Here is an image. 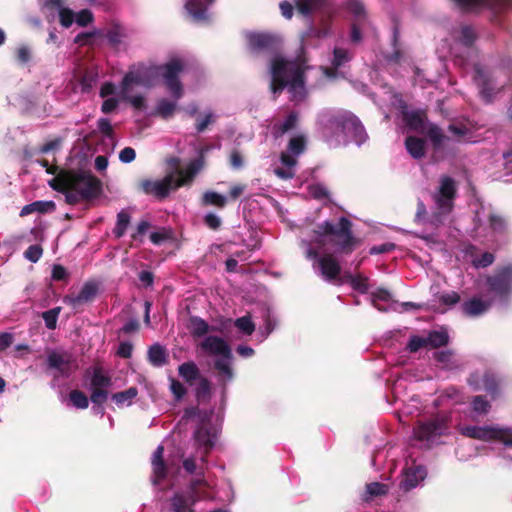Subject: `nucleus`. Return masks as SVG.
Wrapping results in <instances>:
<instances>
[{
  "mask_svg": "<svg viewBox=\"0 0 512 512\" xmlns=\"http://www.w3.org/2000/svg\"><path fill=\"white\" fill-rule=\"evenodd\" d=\"M305 69L300 62L287 61L281 56L273 57L270 65L271 92L277 95L288 87L293 100H303L306 96Z\"/></svg>",
  "mask_w": 512,
  "mask_h": 512,
  "instance_id": "obj_1",
  "label": "nucleus"
},
{
  "mask_svg": "<svg viewBox=\"0 0 512 512\" xmlns=\"http://www.w3.org/2000/svg\"><path fill=\"white\" fill-rule=\"evenodd\" d=\"M315 233L319 236H330V243L336 248V252L350 255L359 245L352 231V222L346 217H340L338 225L330 221H324L317 225Z\"/></svg>",
  "mask_w": 512,
  "mask_h": 512,
  "instance_id": "obj_2",
  "label": "nucleus"
},
{
  "mask_svg": "<svg viewBox=\"0 0 512 512\" xmlns=\"http://www.w3.org/2000/svg\"><path fill=\"white\" fill-rule=\"evenodd\" d=\"M328 124L357 143L366 138V131L360 119L348 110H338L329 116Z\"/></svg>",
  "mask_w": 512,
  "mask_h": 512,
  "instance_id": "obj_3",
  "label": "nucleus"
},
{
  "mask_svg": "<svg viewBox=\"0 0 512 512\" xmlns=\"http://www.w3.org/2000/svg\"><path fill=\"white\" fill-rule=\"evenodd\" d=\"M68 189L75 190L85 200H91L100 195L102 182L90 171L70 170Z\"/></svg>",
  "mask_w": 512,
  "mask_h": 512,
  "instance_id": "obj_4",
  "label": "nucleus"
},
{
  "mask_svg": "<svg viewBox=\"0 0 512 512\" xmlns=\"http://www.w3.org/2000/svg\"><path fill=\"white\" fill-rule=\"evenodd\" d=\"M159 69L165 87L175 100H179L184 94L180 80V74L184 70L183 61L179 58H173L165 64L159 65Z\"/></svg>",
  "mask_w": 512,
  "mask_h": 512,
  "instance_id": "obj_5",
  "label": "nucleus"
},
{
  "mask_svg": "<svg viewBox=\"0 0 512 512\" xmlns=\"http://www.w3.org/2000/svg\"><path fill=\"white\" fill-rule=\"evenodd\" d=\"M185 185V179L176 178L174 173L167 174L161 180L143 179L139 183L140 189L147 195H152L157 199L166 198L171 191H174Z\"/></svg>",
  "mask_w": 512,
  "mask_h": 512,
  "instance_id": "obj_6",
  "label": "nucleus"
},
{
  "mask_svg": "<svg viewBox=\"0 0 512 512\" xmlns=\"http://www.w3.org/2000/svg\"><path fill=\"white\" fill-rule=\"evenodd\" d=\"M485 282L490 293L499 299H507L512 293V263L497 267Z\"/></svg>",
  "mask_w": 512,
  "mask_h": 512,
  "instance_id": "obj_7",
  "label": "nucleus"
},
{
  "mask_svg": "<svg viewBox=\"0 0 512 512\" xmlns=\"http://www.w3.org/2000/svg\"><path fill=\"white\" fill-rule=\"evenodd\" d=\"M159 78V65H141L135 71H129L125 74L121 82V89L126 91L132 84L152 87Z\"/></svg>",
  "mask_w": 512,
  "mask_h": 512,
  "instance_id": "obj_8",
  "label": "nucleus"
},
{
  "mask_svg": "<svg viewBox=\"0 0 512 512\" xmlns=\"http://www.w3.org/2000/svg\"><path fill=\"white\" fill-rule=\"evenodd\" d=\"M457 196L456 181L450 176H442L437 192L433 195L439 214H449L454 206Z\"/></svg>",
  "mask_w": 512,
  "mask_h": 512,
  "instance_id": "obj_9",
  "label": "nucleus"
},
{
  "mask_svg": "<svg viewBox=\"0 0 512 512\" xmlns=\"http://www.w3.org/2000/svg\"><path fill=\"white\" fill-rule=\"evenodd\" d=\"M248 50L252 55L275 54L279 47L278 38L264 32H250L246 35Z\"/></svg>",
  "mask_w": 512,
  "mask_h": 512,
  "instance_id": "obj_10",
  "label": "nucleus"
},
{
  "mask_svg": "<svg viewBox=\"0 0 512 512\" xmlns=\"http://www.w3.org/2000/svg\"><path fill=\"white\" fill-rule=\"evenodd\" d=\"M90 400L95 405H102L108 399V388L112 385V378L105 373L101 366L93 367L91 374Z\"/></svg>",
  "mask_w": 512,
  "mask_h": 512,
  "instance_id": "obj_11",
  "label": "nucleus"
},
{
  "mask_svg": "<svg viewBox=\"0 0 512 512\" xmlns=\"http://www.w3.org/2000/svg\"><path fill=\"white\" fill-rule=\"evenodd\" d=\"M448 429V418L446 416H435L425 422H420L414 428L415 438L423 441L433 437L441 436Z\"/></svg>",
  "mask_w": 512,
  "mask_h": 512,
  "instance_id": "obj_12",
  "label": "nucleus"
},
{
  "mask_svg": "<svg viewBox=\"0 0 512 512\" xmlns=\"http://www.w3.org/2000/svg\"><path fill=\"white\" fill-rule=\"evenodd\" d=\"M474 81L479 88L480 95L486 103H491L497 93L495 79L492 73L480 64L474 66Z\"/></svg>",
  "mask_w": 512,
  "mask_h": 512,
  "instance_id": "obj_13",
  "label": "nucleus"
},
{
  "mask_svg": "<svg viewBox=\"0 0 512 512\" xmlns=\"http://www.w3.org/2000/svg\"><path fill=\"white\" fill-rule=\"evenodd\" d=\"M457 5L466 12L487 8L494 13L512 9V0H455Z\"/></svg>",
  "mask_w": 512,
  "mask_h": 512,
  "instance_id": "obj_14",
  "label": "nucleus"
},
{
  "mask_svg": "<svg viewBox=\"0 0 512 512\" xmlns=\"http://www.w3.org/2000/svg\"><path fill=\"white\" fill-rule=\"evenodd\" d=\"M318 266L323 278L328 281L341 285L340 277L341 266L339 261L332 254H324L318 259Z\"/></svg>",
  "mask_w": 512,
  "mask_h": 512,
  "instance_id": "obj_15",
  "label": "nucleus"
},
{
  "mask_svg": "<svg viewBox=\"0 0 512 512\" xmlns=\"http://www.w3.org/2000/svg\"><path fill=\"white\" fill-rule=\"evenodd\" d=\"M202 351L220 358L233 359L232 349L230 345L219 336H207L200 343Z\"/></svg>",
  "mask_w": 512,
  "mask_h": 512,
  "instance_id": "obj_16",
  "label": "nucleus"
},
{
  "mask_svg": "<svg viewBox=\"0 0 512 512\" xmlns=\"http://www.w3.org/2000/svg\"><path fill=\"white\" fill-rule=\"evenodd\" d=\"M492 304V299L484 300L479 296H474L461 304V311L466 317L476 318L488 312Z\"/></svg>",
  "mask_w": 512,
  "mask_h": 512,
  "instance_id": "obj_17",
  "label": "nucleus"
},
{
  "mask_svg": "<svg viewBox=\"0 0 512 512\" xmlns=\"http://www.w3.org/2000/svg\"><path fill=\"white\" fill-rule=\"evenodd\" d=\"M194 439L196 443L204 448L203 457L207 456L210 450L214 447V435L209 427V422L206 417H203L201 423L198 425L194 432Z\"/></svg>",
  "mask_w": 512,
  "mask_h": 512,
  "instance_id": "obj_18",
  "label": "nucleus"
},
{
  "mask_svg": "<svg viewBox=\"0 0 512 512\" xmlns=\"http://www.w3.org/2000/svg\"><path fill=\"white\" fill-rule=\"evenodd\" d=\"M164 447L159 445L153 452L151 465L153 471L152 482L154 485L160 484L167 476L168 469L164 461Z\"/></svg>",
  "mask_w": 512,
  "mask_h": 512,
  "instance_id": "obj_19",
  "label": "nucleus"
},
{
  "mask_svg": "<svg viewBox=\"0 0 512 512\" xmlns=\"http://www.w3.org/2000/svg\"><path fill=\"white\" fill-rule=\"evenodd\" d=\"M215 0H188L185 9L195 22H206L209 20L208 7Z\"/></svg>",
  "mask_w": 512,
  "mask_h": 512,
  "instance_id": "obj_20",
  "label": "nucleus"
},
{
  "mask_svg": "<svg viewBox=\"0 0 512 512\" xmlns=\"http://www.w3.org/2000/svg\"><path fill=\"white\" fill-rule=\"evenodd\" d=\"M64 5L65 0H44L43 2V7L48 10H58L60 24L65 28H69L74 22L75 14L70 8Z\"/></svg>",
  "mask_w": 512,
  "mask_h": 512,
  "instance_id": "obj_21",
  "label": "nucleus"
},
{
  "mask_svg": "<svg viewBox=\"0 0 512 512\" xmlns=\"http://www.w3.org/2000/svg\"><path fill=\"white\" fill-rule=\"evenodd\" d=\"M98 292V286L94 282H86L75 296H67L65 301L73 307L92 302Z\"/></svg>",
  "mask_w": 512,
  "mask_h": 512,
  "instance_id": "obj_22",
  "label": "nucleus"
},
{
  "mask_svg": "<svg viewBox=\"0 0 512 512\" xmlns=\"http://www.w3.org/2000/svg\"><path fill=\"white\" fill-rule=\"evenodd\" d=\"M425 477V469L422 466H415L405 470L403 479L400 482V488L408 492L415 488L420 480Z\"/></svg>",
  "mask_w": 512,
  "mask_h": 512,
  "instance_id": "obj_23",
  "label": "nucleus"
},
{
  "mask_svg": "<svg viewBox=\"0 0 512 512\" xmlns=\"http://www.w3.org/2000/svg\"><path fill=\"white\" fill-rule=\"evenodd\" d=\"M73 362L71 354L51 352L47 356V364L49 368L58 370L61 374H69L70 366Z\"/></svg>",
  "mask_w": 512,
  "mask_h": 512,
  "instance_id": "obj_24",
  "label": "nucleus"
},
{
  "mask_svg": "<svg viewBox=\"0 0 512 512\" xmlns=\"http://www.w3.org/2000/svg\"><path fill=\"white\" fill-rule=\"evenodd\" d=\"M232 359L217 358L214 361V369L217 371L218 381L222 386L234 378V371L231 365Z\"/></svg>",
  "mask_w": 512,
  "mask_h": 512,
  "instance_id": "obj_25",
  "label": "nucleus"
},
{
  "mask_svg": "<svg viewBox=\"0 0 512 512\" xmlns=\"http://www.w3.org/2000/svg\"><path fill=\"white\" fill-rule=\"evenodd\" d=\"M178 374L190 386L202 377L198 366L193 361H187L179 365Z\"/></svg>",
  "mask_w": 512,
  "mask_h": 512,
  "instance_id": "obj_26",
  "label": "nucleus"
},
{
  "mask_svg": "<svg viewBox=\"0 0 512 512\" xmlns=\"http://www.w3.org/2000/svg\"><path fill=\"white\" fill-rule=\"evenodd\" d=\"M433 357L436 363L444 369L456 370L461 366L452 350L437 351Z\"/></svg>",
  "mask_w": 512,
  "mask_h": 512,
  "instance_id": "obj_27",
  "label": "nucleus"
},
{
  "mask_svg": "<svg viewBox=\"0 0 512 512\" xmlns=\"http://www.w3.org/2000/svg\"><path fill=\"white\" fill-rule=\"evenodd\" d=\"M148 360L154 367H162L168 362V353L164 346L156 343L148 349Z\"/></svg>",
  "mask_w": 512,
  "mask_h": 512,
  "instance_id": "obj_28",
  "label": "nucleus"
},
{
  "mask_svg": "<svg viewBox=\"0 0 512 512\" xmlns=\"http://www.w3.org/2000/svg\"><path fill=\"white\" fill-rule=\"evenodd\" d=\"M187 329L194 338L202 337L209 331L214 330V328H211L209 324L199 316L189 317Z\"/></svg>",
  "mask_w": 512,
  "mask_h": 512,
  "instance_id": "obj_29",
  "label": "nucleus"
},
{
  "mask_svg": "<svg viewBox=\"0 0 512 512\" xmlns=\"http://www.w3.org/2000/svg\"><path fill=\"white\" fill-rule=\"evenodd\" d=\"M403 121L405 122L406 126H408L411 130H421L424 126L425 121V113L418 110V111H408L404 110L402 112Z\"/></svg>",
  "mask_w": 512,
  "mask_h": 512,
  "instance_id": "obj_30",
  "label": "nucleus"
},
{
  "mask_svg": "<svg viewBox=\"0 0 512 512\" xmlns=\"http://www.w3.org/2000/svg\"><path fill=\"white\" fill-rule=\"evenodd\" d=\"M298 115L296 112H291L286 117L283 123H276L272 127V134L274 138L278 139L282 137L285 133L294 129L297 125Z\"/></svg>",
  "mask_w": 512,
  "mask_h": 512,
  "instance_id": "obj_31",
  "label": "nucleus"
},
{
  "mask_svg": "<svg viewBox=\"0 0 512 512\" xmlns=\"http://www.w3.org/2000/svg\"><path fill=\"white\" fill-rule=\"evenodd\" d=\"M491 427H479V426H465L462 427L460 430V433L463 436L482 440V441H489L491 440Z\"/></svg>",
  "mask_w": 512,
  "mask_h": 512,
  "instance_id": "obj_32",
  "label": "nucleus"
},
{
  "mask_svg": "<svg viewBox=\"0 0 512 512\" xmlns=\"http://www.w3.org/2000/svg\"><path fill=\"white\" fill-rule=\"evenodd\" d=\"M56 209V205L53 201H35L25 205L20 212V216H27L34 212L48 213L53 212Z\"/></svg>",
  "mask_w": 512,
  "mask_h": 512,
  "instance_id": "obj_33",
  "label": "nucleus"
},
{
  "mask_svg": "<svg viewBox=\"0 0 512 512\" xmlns=\"http://www.w3.org/2000/svg\"><path fill=\"white\" fill-rule=\"evenodd\" d=\"M405 146L408 153L414 159H421L425 156V141L416 136H408L405 139Z\"/></svg>",
  "mask_w": 512,
  "mask_h": 512,
  "instance_id": "obj_34",
  "label": "nucleus"
},
{
  "mask_svg": "<svg viewBox=\"0 0 512 512\" xmlns=\"http://www.w3.org/2000/svg\"><path fill=\"white\" fill-rule=\"evenodd\" d=\"M212 395L211 382L208 378L202 376L195 387V397L198 403H207Z\"/></svg>",
  "mask_w": 512,
  "mask_h": 512,
  "instance_id": "obj_35",
  "label": "nucleus"
},
{
  "mask_svg": "<svg viewBox=\"0 0 512 512\" xmlns=\"http://www.w3.org/2000/svg\"><path fill=\"white\" fill-rule=\"evenodd\" d=\"M488 224L493 234L503 236L508 232L507 220L500 214L490 213L488 216Z\"/></svg>",
  "mask_w": 512,
  "mask_h": 512,
  "instance_id": "obj_36",
  "label": "nucleus"
},
{
  "mask_svg": "<svg viewBox=\"0 0 512 512\" xmlns=\"http://www.w3.org/2000/svg\"><path fill=\"white\" fill-rule=\"evenodd\" d=\"M346 8L353 14V21H369L365 6L361 0H348Z\"/></svg>",
  "mask_w": 512,
  "mask_h": 512,
  "instance_id": "obj_37",
  "label": "nucleus"
},
{
  "mask_svg": "<svg viewBox=\"0 0 512 512\" xmlns=\"http://www.w3.org/2000/svg\"><path fill=\"white\" fill-rule=\"evenodd\" d=\"M138 395V389L136 387H130L124 391L112 394L111 399L119 406L131 405L133 399Z\"/></svg>",
  "mask_w": 512,
  "mask_h": 512,
  "instance_id": "obj_38",
  "label": "nucleus"
},
{
  "mask_svg": "<svg viewBox=\"0 0 512 512\" xmlns=\"http://www.w3.org/2000/svg\"><path fill=\"white\" fill-rule=\"evenodd\" d=\"M427 346L432 348H439L446 346L449 342V335L446 331L433 330L428 333L426 337Z\"/></svg>",
  "mask_w": 512,
  "mask_h": 512,
  "instance_id": "obj_39",
  "label": "nucleus"
},
{
  "mask_svg": "<svg viewBox=\"0 0 512 512\" xmlns=\"http://www.w3.org/2000/svg\"><path fill=\"white\" fill-rule=\"evenodd\" d=\"M482 384H483V387H484L485 391L488 394H490L493 399L498 397V395H499V381H498L497 377L493 373L486 372L483 375Z\"/></svg>",
  "mask_w": 512,
  "mask_h": 512,
  "instance_id": "obj_40",
  "label": "nucleus"
},
{
  "mask_svg": "<svg viewBox=\"0 0 512 512\" xmlns=\"http://www.w3.org/2000/svg\"><path fill=\"white\" fill-rule=\"evenodd\" d=\"M70 170H61L53 179L49 181V186L57 191H67L69 184Z\"/></svg>",
  "mask_w": 512,
  "mask_h": 512,
  "instance_id": "obj_41",
  "label": "nucleus"
},
{
  "mask_svg": "<svg viewBox=\"0 0 512 512\" xmlns=\"http://www.w3.org/2000/svg\"><path fill=\"white\" fill-rule=\"evenodd\" d=\"M202 204L206 206L212 205L218 208H224L227 204V199L225 196L217 192L207 191L202 196Z\"/></svg>",
  "mask_w": 512,
  "mask_h": 512,
  "instance_id": "obj_42",
  "label": "nucleus"
},
{
  "mask_svg": "<svg viewBox=\"0 0 512 512\" xmlns=\"http://www.w3.org/2000/svg\"><path fill=\"white\" fill-rule=\"evenodd\" d=\"M427 136L430 139L434 149H439L444 140L447 139L442 129L435 124L429 125L427 129Z\"/></svg>",
  "mask_w": 512,
  "mask_h": 512,
  "instance_id": "obj_43",
  "label": "nucleus"
},
{
  "mask_svg": "<svg viewBox=\"0 0 512 512\" xmlns=\"http://www.w3.org/2000/svg\"><path fill=\"white\" fill-rule=\"evenodd\" d=\"M129 223H130V215H129V213L126 212L125 210H121L117 214L116 226L113 229V233H114L116 238H121V237L124 236Z\"/></svg>",
  "mask_w": 512,
  "mask_h": 512,
  "instance_id": "obj_44",
  "label": "nucleus"
},
{
  "mask_svg": "<svg viewBox=\"0 0 512 512\" xmlns=\"http://www.w3.org/2000/svg\"><path fill=\"white\" fill-rule=\"evenodd\" d=\"M477 37V33L472 26L464 25L461 27L459 41L465 47H472Z\"/></svg>",
  "mask_w": 512,
  "mask_h": 512,
  "instance_id": "obj_45",
  "label": "nucleus"
},
{
  "mask_svg": "<svg viewBox=\"0 0 512 512\" xmlns=\"http://www.w3.org/2000/svg\"><path fill=\"white\" fill-rule=\"evenodd\" d=\"M189 499L183 493H175L171 498L172 512H189Z\"/></svg>",
  "mask_w": 512,
  "mask_h": 512,
  "instance_id": "obj_46",
  "label": "nucleus"
},
{
  "mask_svg": "<svg viewBox=\"0 0 512 512\" xmlns=\"http://www.w3.org/2000/svg\"><path fill=\"white\" fill-rule=\"evenodd\" d=\"M370 26V21H352L350 31V41L358 44L362 41V31Z\"/></svg>",
  "mask_w": 512,
  "mask_h": 512,
  "instance_id": "obj_47",
  "label": "nucleus"
},
{
  "mask_svg": "<svg viewBox=\"0 0 512 512\" xmlns=\"http://www.w3.org/2000/svg\"><path fill=\"white\" fill-rule=\"evenodd\" d=\"M175 110L176 103L167 99H161L157 103L156 114L161 116L163 119H168L174 114Z\"/></svg>",
  "mask_w": 512,
  "mask_h": 512,
  "instance_id": "obj_48",
  "label": "nucleus"
},
{
  "mask_svg": "<svg viewBox=\"0 0 512 512\" xmlns=\"http://www.w3.org/2000/svg\"><path fill=\"white\" fill-rule=\"evenodd\" d=\"M448 131L451 132L459 141L468 140L472 135L471 129L463 123H451L448 126Z\"/></svg>",
  "mask_w": 512,
  "mask_h": 512,
  "instance_id": "obj_49",
  "label": "nucleus"
},
{
  "mask_svg": "<svg viewBox=\"0 0 512 512\" xmlns=\"http://www.w3.org/2000/svg\"><path fill=\"white\" fill-rule=\"evenodd\" d=\"M69 399L77 409H86L89 406V398L80 390H72L69 393Z\"/></svg>",
  "mask_w": 512,
  "mask_h": 512,
  "instance_id": "obj_50",
  "label": "nucleus"
},
{
  "mask_svg": "<svg viewBox=\"0 0 512 512\" xmlns=\"http://www.w3.org/2000/svg\"><path fill=\"white\" fill-rule=\"evenodd\" d=\"M61 310H62V307L58 306V307L49 309L47 311H44L42 313L41 317L43 318V320L45 322V326L48 329L54 330L56 328L58 316H59Z\"/></svg>",
  "mask_w": 512,
  "mask_h": 512,
  "instance_id": "obj_51",
  "label": "nucleus"
},
{
  "mask_svg": "<svg viewBox=\"0 0 512 512\" xmlns=\"http://www.w3.org/2000/svg\"><path fill=\"white\" fill-rule=\"evenodd\" d=\"M321 3L322 0H295L296 8L303 16L310 15Z\"/></svg>",
  "mask_w": 512,
  "mask_h": 512,
  "instance_id": "obj_52",
  "label": "nucleus"
},
{
  "mask_svg": "<svg viewBox=\"0 0 512 512\" xmlns=\"http://www.w3.org/2000/svg\"><path fill=\"white\" fill-rule=\"evenodd\" d=\"M306 149V138L304 135H296L289 140L288 150L293 155H299Z\"/></svg>",
  "mask_w": 512,
  "mask_h": 512,
  "instance_id": "obj_53",
  "label": "nucleus"
},
{
  "mask_svg": "<svg viewBox=\"0 0 512 512\" xmlns=\"http://www.w3.org/2000/svg\"><path fill=\"white\" fill-rule=\"evenodd\" d=\"M235 327H237L243 334L250 336L255 331V324L251 320L249 315L237 318L234 321Z\"/></svg>",
  "mask_w": 512,
  "mask_h": 512,
  "instance_id": "obj_54",
  "label": "nucleus"
},
{
  "mask_svg": "<svg viewBox=\"0 0 512 512\" xmlns=\"http://www.w3.org/2000/svg\"><path fill=\"white\" fill-rule=\"evenodd\" d=\"M200 168V160H196L189 164V166L186 169H179L177 171L178 176L176 178H183L185 179V185L192 181L195 174Z\"/></svg>",
  "mask_w": 512,
  "mask_h": 512,
  "instance_id": "obj_55",
  "label": "nucleus"
},
{
  "mask_svg": "<svg viewBox=\"0 0 512 512\" xmlns=\"http://www.w3.org/2000/svg\"><path fill=\"white\" fill-rule=\"evenodd\" d=\"M491 440H499L504 445L512 447V430L492 428Z\"/></svg>",
  "mask_w": 512,
  "mask_h": 512,
  "instance_id": "obj_56",
  "label": "nucleus"
},
{
  "mask_svg": "<svg viewBox=\"0 0 512 512\" xmlns=\"http://www.w3.org/2000/svg\"><path fill=\"white\" fill-rule=\"evenodd\" d=\"M124 36L123 30L118 24H114L106 33L107 40L114 47L121 43Z\"/></svg>",
  "mask_w": 512,
  "mask_h": 512,
  "instance_id": "obj_57",
  "label": "nucleus"
},
{
  "mask_svg": "<svg viewBox=\"0 0 512 512\" xmlns=\"http://www.w3.org/2000/svg\"><path fill=\"white\" fill-rule=\"evenodd\" d=\"M471 404L473 411L478 414H487L491 408L488 400L482 395L474 396Z\"/></svg>",
  "mask_w": 512,
  "mask_h": 512,
  "instance_id": "obj_58",
  "label": "nucleus"
},
{
  "mask_svg": "<svg viewBox=\"0 0 512 512\" xmlns=\"http://www.w3.org/2000/svg\"><path fill=\"white\" fill-rule=\"evenodd\" d=\"M170 391L176 401L182 400L187 394L184 384L175 378H170Z\"/></svg>",
  "mask_w": 512,
  "mask_h": 512,
  "instance_id": "obj_59",
  "label": "nucleus"
},
{
  "mask_svg": "<svg viewBox=\"0 0 512 512\" xmlns=\"http://www.w3.org/2000/svg\"><path fill=\"white\" fill-rule=\"evenodd\" d=\"M127 91L128 90H126V91L122 90L123 99L125 101L129 102L133 106L134 109L140 110V111L145 110L147 107L145 98L142 95L130 96L127 94Z\"/></svg>",
  "mask_w": 512,
  "mask_h": 512,
  "instance_id": "obj_60",
  "label": "nucleus"
},
{
  "mask_svg": "<svg viewBox=\"0 0 512 512\" xmlns=\"http://www.w3.org/2000/svg\"><path fill=\"white\" fill-rule=\"evenodd\" d=\"M95 76L90 71H84V73L80 76L79 84L81 87L82 93H88L91 91L93 85L95 84Z\"/></svg>",
  "mask_w": 512,
  "mask_h": 512,
  "instance_id": "obj_61",
  "label": "nucleus"
},
{
  "mask_svg": "<svg viewBox=\"0 0 512 512\" xmlns=\"http://www.w3.org/2000/svg\"><path fill=\"white\" fill-rule=\"evenodd\" d=\"M352 288L362 294L367 293L368 291V278L362 274L355 275L354 278H351Z\"/></svg>",
  "mask_w": 512,
  "mask_h": 512,
  "instance_id": "obj_62",
  "label": "nucleus"
},
{
  "mask_svg": "<svg viewBox=\"0 0 512 512\" xmlns=\"http://www.w3.org/2000/svg\"><path fill=\"white\" fill-rule=\"evenodd\" d=\"M366 492L371 497L382 496L388 493V487L383 483L372 482L366 485Z\"/></svg>",
  "mask_w": 512,
  "mask_h": 512,
  "instance_id": "obj_63",
  "label": "nucleus"
},
{
  "mask_svg": "<svg viewBox=\"0 0 512 512\" xmlns=\"http://www.w3.org/2000/svg\"><path fill=\"white\" fill-rule=\"evenodd\" d=\"M440 397L442 399H444V398L451 399L454 404L463 402V397H462L461 391L454 386L445 388Z\"/></svg>",
  "mask_w": 512,
  "mask_h": 512,
  "instance_id": "obj_64",
  "label": "nucleus"
}]
</instances>
